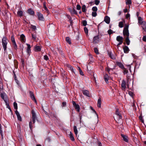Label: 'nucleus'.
Returning <instances> with one entry per match:
<instances>
[{"label": "nucleus", "instance_id": "f257e3e1", "mask_svg": "<svg viewBox=\"0 0 146 146\" xmlns=\"http://www.w3.org/2000/svg\"><path fill=\"white\" fill-rule=\"evenodd\" d=\"M8 40L6 36L3 37L2 40V42L3 47L4 51H5L7 48V45L8 44Z\"/></svg>", "mask_w": 146, "mask_h": 146}, {"label": "nucleus", "instance_id": "f03ea898", "mask_svg": "<svg viewBox=\"0 0 146 146\" xmlns=\"http://www.w3.org/2000/svg\"><path fill=\"white\" fill-rule=\"evenodd\" d=\"M123 34L124 36H126L127 37H129V33L127 26H126L124 28L123 31Z\"/></svg>", "mask_w": 146, "mask_h": 146}, {"label": "nucleus", "instance_id": "7ed1b4c3", "mask_svg": "<svg viewBox=\"0 0 146 146\" xmlns=\"http://www.w3.org/2000/svg\"><path fill=\"white\" fill-rule=\"evenodd\" d=\"M115 114L117 118L119 120L121 119L122 118L120 112L118 111V109H116Z\"/></svg>", "mask_w": 146, "mask_h": 146}, {"label": "nucleus", "instance_id": "20e7f679", "mask_svg": "<svg viewBox=\"0 0 146 146\" xmlns=\"http://www.w3.org/2000/svg\"><path fill=\"white\" fill-rule=\"evenodd\" d=\"M31 113L32 114V120L33 123H34L35 122V120L36 119V117L34 111L33 109L31 110Z\"/></svg>", "mask_w": 146, "mask_h": 146}, {"label": "nucleus", "instance_id": "39448f33", "mask_svg": "<svg viewBox=\"0 0 146 146\" xmlns=\"http://www.w3.org/2000/svg\"><path fill=\"white\" fill-rule=\"evenodd\" d=\"M72 103L75 109L77 111L79 112L80 111V107L79 105L76 104L75 101H72Z\"/></svg>", "mask_w": 146, "mask_h": 146}, {"label": "nucleus", "instance_id": "423d86ee", "mask_svg": "<svg viewBox=\"0 0 146 146\" xmlns=\"http://www.w3.org/2000/svg\"><path fill=\"white\" fill-rule=\"evenodd\" d=\"M37 14L39 20L41 21H44V19L42 14L39 12H37Z\"/></svg>", "mask_w": 146, "mask_h": 146}, {"label": "nucleus", "instance_id": "0eeeda50", "mask_svg": "<svg viewBox=\"0 0 146 146\" xmlns=\"http://www.w3.org/2000/svg\"><path fill=\"white\" fill-rule=\"evenodd\" d=\"M49 117L52 118L54 119H57V116L54 112H51L49 114Z\"/></svg>", "mask_w": 146, "mask_h": 146}, {"label": "nucleus", "instance_id": "6e6552de", "mask_svg": "<svg viewBox=\"0 0 146 146\" xmlns=\"http://www.w3.org/2000/svg\"><path fill=\"white\" fill-rule=\"evenodd\" d=\"M99 37L98 35L94 37L93 39V42L94 43H98L99 42Z\"/></svg>", "mask_w": 146, "mask_h": 146}, {"label": "nucleus", "instance_id": "1a4fd4ad", "mask_svg": "<svg viewBox=\"0 0 146 146\" xmlns=\"http://www.w3.org/2000/svg\"><path fill=\"white\" fill-rule=\"evenodd\" d=\"M121 87L122 90H125L126 88V82L124 80H123L121 84Z\"/></svg>", "mask_w": 146, "mask_h": 146}, {"label": "nucleus", "instance_id": "9d476101", "mask_svg": "<svg viewBox=\"0 0 146 146\" xmlns=\"http://www.w3.org/2000/svg\"><path fill=\"white\" fill-rule=\"evenodd\" d=\"M20 39L21 41L22 42H25L26 41V38L25 35L23 34H22L20 35Z\"/></svg>", "mask_w": 146, "mask_h": 146}, {"label": "nucleus", "instance_id": "9b49d317", "mask_svg": "<svg viewBox=\"0 0 146 146\" xmlns=\"http://www.w3.org/2000/svg\"><path fill=\"white\" fill-rule=\"evenodd\" d=\"M15 112L17 116L18 120L20 121H22V119L21 116H20L19 112L17 110Z\"/></svg>", "mask_w": 146, "mask_h": 146}, {"label": "nucleus", "instance_id": "f8f14e48", "mask_svg": "<svg viewBox=\"0 0 146 146\" xmlns=\"http://www.w3.org/2000/svg\"><path fill=\"white\" fill-rule=\"evenodd\" d=\"M41 47L39 46L35 45L34 48V50L35 52H40L41 51Z\"/></svg>", "mask_w": 146, "mask_h": 146}, {"label": "nucleus", "instance_id": "ddd939ff", "mask_svg": "<svg viewBox=\"0 0 146 146\" xmlns=\"http://www.w3.org/2000/svg\"><path fill=\"white\" fill-rule=\"evenodd\" d=\"M27 52L28 53L29 55V56L31 52V46L30 44H27Z\"/></svg>", "mask_w": 146, "mask_h": 146}, {"label": "nucleus", "instance_id": "4468645a", "mask_svg": "<svg viewBox=\"0 0 146 146\" xmlns=\"http://www.w3.org/2000/svg\"><path fill=\"white\" fill-rule=\"evenodd\" d=\"M121 137L123 138V140L124 141L126 142H128V137L126 135H125L123 134H121Z\"/></svg>", "mask_w": 146, "mask_h": 146}, {"label": "nucleus", "instance_id": "2eb2a0df", "mask_svg": "<svg viewBox=\"0 0 146 146\" xmlns=\"http://www.w3.org/2000/svg\"><path fill=\"white\" fill-rule=\"evenodd\" d=\"M141 25L143 29L145 32H146V22L143 21V22L141 23Z\"/></svg>", "mask_w": 146, "mask_h": 146}, {"label": "nucleus", "instance_id": "dca6fc26", "mask_svg": "<svg viewBox=\"0 0 146 146\" xmlns=\"http://www.w3.org/2000/svg\"><path fill=\"white\" fill-rule=\"evenodd\" d=\"M116 64L121 69H124V67L121 62H116Z\"/></svg>", "mask_w": 146, "mask_h": 146}, {"label": "nucleus", "instance_id": "f3484780", "mask_svg": "<svg viewBox=\"0 0 146 146\" xmlns=\"http://www.w3.org/2000/svg\"><path fill=\"white\" fill-rule=\"evenodd\" d=\"M104 21L107 24H109L110 23V18L108 16H106L104 19Z\"/></svg>", "mask_w": 146, "mask_h": 146}, {"label": "nucleus", "instance_id": "a211bd4d", "mask_svg": "<svg viewBox=\"0 0 146 146\" xmlns=\"http://www.w3.org/2000/svg\"><path fill=\"white\" fill-rule=\"evenodd\" d=\"M123 38L120 36H117L116 38V40L118 42H123Z\"/></svg>", "mask_w": 146, "mask_h": 146}, {"label": "nucleus", "instance_id": "6ab92c4d", "mask_svg": "<svg viewBox=\"0 0 146 146\" xmlns=\"http://www.w3.org/2000/svg\"><path fill=\"white\" fill-rule=\"evenodd\" d=\"M123 49L124 52L125 53H127L129 51V49L128 47L126 46H125L123 48Z\"/></svg>", "mask_w": 146, "mask_h": 146}, {"label": "nucleus", "instance_id": "aec40b11", "mask_svg": "<svg viewBox=\"0 0 146 146\" xmlns=\"http://www.w3.org/2000/svg\"><path fill=\"white\" fill-rule=\"evenodd\" d=\"M104 80L106 83L108 82V80L109 79V76L107 74H106L104 77Z\"/></svg>", "mask_w": 146, "mask_h": 146}, {"label": "nucleus", "instance_id": "412c9836", "mask_svg": "<svg viewBox=\"0 0 146 146\" xmlns=\"http://www.w3.org/2000/svg\"><path fill=\"white\" fill-rule=\"evenodd\" d=\"M83 93L84 95L87 96H89V92L87 90H84L83 91Z\"/></svg>", "mask_w": 146, "mask_h": 146}, {"label": "nucleus", "instance_id": "4be33fe9", "mask_svg": "<svg viewBox=\"0 0 146 146\" xmlns=\"http://www.w3.org/2000/svg\"><path fill=\"white\" fill-rule=\"evenodd\" d=\"M101 100L100 98L98 99V101L97 106L99 108H101Z\"/></svg>", "mask_w": 146, "mask_h": 146}, {"label": "nucleus", "instance_id": "5701e85b", "mask_svg": "<svg viewBox=\"0 0 146 146\" xmlns=\"http://www.w3.org/2000/svg\"><path fill=\"white\" fill-rule=\"evenodd\" d=\"M28 13L31 15H34L35 13V12L31 9H28Z\"/></svg>", "mask_w": 146, "mask_h": 146}, {"label": "nucleus", "instance_id": "b1692460", "mask_svg": "<svg viewBox=\"0 0 146 146\" xmlns=\"http://www.w3.org/2000/svg\"><path fill=\"white\" fill-rule=\"evenodd\" d=\"M13 73L14 74L15 80L16 82L18 84L19 83V82L18 80H17V77L16 76V74H15V72L14 71H13Z\"/></svg>", "mask_w": 146, "mask_h": 146}, {"label": "nucleus", "instance_id": "393cba45", "mask_svg": "<svg viewBox=\"0 0 146 146\" xmlns=\"http://www.w3.org/2000/svg\"><path fill=\"white\" fill-rule=\"evenodd\" d=\"M73 129L74 133L76 135H77L78 134V131L77 129V127L76 126H74L73 127Z\"/></svg>", "mask_w": 146, "mask_h": 146}, {"label": "nucleus", "instance_id": "a878e982", "mask_svg": "<svg viewBox=\"0 0 146 146\" xmlns=\"http://www.w3.org/2000/svg\"><path fill=\"white\" fill-rule=\"evenodd\" d=\"M29 94H30L31 98L32 99V100H33L34 99H35V98L34 96L33 93L31 91H30L29 92Z\"/></svg>", "mask_w": 146, "mask_h": 146}, {"label": "nucleus", "instance_id": "bb28decb", "mask_svg": "<svg viewBox=\"0 0 146 146\" xmlns=\"http://www.w3.org/2000/svg\"><path fill=\"white\" fill-rule=\"evenodd\" d=\"M125 42L127 45H129L130 43V40L129 39V37H127L125 39Z\"/></svg>", "mask_w": 146, "mask_h": 146}, {"label": "nucleus", "instance_id": "cd10ccee", "mask_svg": "<svg viewBox=\"0 0 146 146\" xmlns=\"http://www.w3.org/2000/svg\"><path fill=\"white\" fill-rule=\"evenodd\" d=\"M70 139L72 141H74L75 140V139L73 135L71 132H70Z\"/></svg>", "mask_w": 146, "mask_h": 146}, {"label": "nucleus", "instance_id": "c85d7f7f", "mask_svg": "<svg viewBox=\"0 0 146 146\" xmlns=\"http://www.w3.org/2000/svg\"><path fill=\"white\" fill-rule=\"evenodd\" d=\"M32 39L34 40H35L36 38V33L32 34Z\"/></svg>", "mask_w": 146, "mask_h": 146}, {"label": "nucleus", "instance_id": "c756f323", "mask_svg": "<svg viewBox=\"0 0 146 146\" xmlns=\"http://www.w3.org/2000/svg\"><path fill=\"white\" fill-rule=\"evenodd\" d=\"M66 42L69 44H71V40L69 37H66Z\"/></svg>", "mask_w": 146, "mask_h": 146}, {"label": "nucleus", "instance_id": "7c9ffc66", "mask_svg": "<svg viewBox=\"0 0 146 146\" xmlns=\"http://www.w3.org/2000/svg\"><path fill=\"white\" fill-rule=\"evenodd\" d=\"M17 14L19 17H21L23 15V12L21 10L18 11Z\"/></svg>", "mask_w": 146, "mask_h": 146}, {"label": "nucleus", "instance_id": "2f4dec72", "mask_svg": "<svg viewBox=\"0 0 146 146\" xmlns=\"http://www.w3.org/2000/svg\"><path fill=\"white\" fill-rule=\"evenodd\" d=\"M13 46L14 49L16 50H17V46L16 44V42H12Z\"/></svg>", "mask_w": 146, "mask_h": 146}, {"label": "nucleus", "instance_id": "473e14b6", "mask_svg": "<svg viewBox=\"0 0 146 146\" xmlns=\"http://www.w3.org/2000/svg\"><path fill=\"white\" fill-rule=\"evenodd\" d=\"M4 101L6 103V105L7 106V107L9 110L10 111H11V110L9 106V104L7 103V101H6V100H4Z\"/></svg>", "mask_w": 146, "mask_h": 146}, {"label": "nucleus", "instance_id": "72a5a7b5", "mask_svg": "<svg viewBox=\"0 0 146 146\" xmlns=\"http://www.w3.org/2000/svg\"><path fill=\"white\" fill-rule=\"evenodd\" d=\"M86 7L85 5H84L82 6V11L83 12H85L86 11Z\"/></svg>", "mask_w": 146, "mask_h": 146}, {"label": "nucleus", "instance_id": "f704fd0d", "mask_svg": "<svg viewBox=\"0 0 146 146\" xmlns=\"http://www.w3.org/2000/svg\"><path fill=\"white\" fill-rule=\"evenodd\" d=\"M138 22L140 25H141V23H142L143 22V21H142V18L140 17H138Z\"/></svg>", "mask_w": 146, "mask_h": 146}, {"label": "nucleus", "instance_id": "c9c22d12", "mask_svg": "<svg viewBox=\"0 0 146 146\" xmlns=\"http://www.w3.org/2000/svg\"><path fill=\"white\" fill-rule=\"evenodd\" d=\"M70 12L72 14H77V11H76L74 9H73V10L70 11Z\"/></svg>", "mask_w": 146, "mask_h": 146}, {"label": "nucleus", "instance_id": "e433bc0d", "mask_svg": "<svg viewBox=\"0 0 146 146\" xmlns=\"http://www.w3.org/2000/svg\"><path fill=\"white\" fill-rule=\"evenodd\" d=\"M11 40L12 43L13 42H15V39L14 37V35H12L11 37Z\"/></svg>", "mask_w": 146, "mask_h": 146}, {"label": "nucleus", "instance_id": "4c0bfd02", "mask_svg": "<svg viewBox=\"0 0 146 146\" xmlns=\"http://www.w3.org/2000/svg\"><path fill=\"white\" fill-rule=\"evenodd\" d=\"M119 26L120 28H122L123 27V23L122 21L120 22L119 23Z\"/></svg>", "mask_w": 146, "mask_h": 146}, {"label": "nucleus", "instance_id": "58836bf2", "mask_svg": "<svg viewBox=\"0 0 146 146\" xmlns=\"http://www.w3.org/2000/svg\"><path fill=\"white\" fill-rule=\"evenodd\" d=\"M31 28L33 30L35 31L36 29V28L35 26L33 25H31Z\"/></svg>", "mask_w": 146, "mask_h": 146}, {"label": "nucleus", "instance_id": "ea45409f", "mask_svg": "<svg viewBox=\"0 0 146 146\" xmlns=\"http://www.w3.org/2000/svg\"><path fill=\"white\" fill-rule=\"evenodd\" d=\"M82 23L84 26H86L87 24V22L86 20H84L82 21Z\"/></svg>", "mask_w": 146, "mask_h": 146}, {"label": "nucleus", "instance_id": "a19ab883", "mask_svg": "<svg viewBox=\"0 0 146 146\" xmlns=\"http://www.w3.org/2000/svg\"><path fill=\"white\" fill-rule=\"evenodd\" d=\"M13 106L14 109L17 110V104L16 102H14L13 103Z\"/></svg>", "mask_w": 146, "mask_h": 146}, {"label": "nucleus", "instance_id": "79ce46f5", "mask_svg": "<svg viewBox=\"0 0 146 146\" xmlns=\"http://www.w3.org/2000/svg\"><path fill=\"white\" fill-rule=\"evenodd\" d=\"M43 7L44 8V10H46V11H47L48 10V9L46 6L45 2H44V3H43Z\"/></svg>", "mask_w": 146, "mask_h": 146}, {"label": "nucleus", "instance_id": "37998d69", "mask_svg": "<svg viewBox=\"0 0 146 146\" xmlns=\"http://www.w3.org/2000/svg\"><path fill=\"white\" fill-rule=\"evenodd\" d=\"M92 10L94 12H96L97 11L98 9L96 7H94L92 8Z\"/></svg>", "mask_w": 146, "mask_h": 146}, {"label": "nucleus", "instance_id": "c03bdc74", "mask_svg": "<svg viewBox=\"0 0 146 146\" xmlns=\"http://www.w3.org/2000/svg\"><path fill=\"white\" fill-rule=\"evenodd\" d=\"M123 69L124 70L123 72L124 75L128 73V71L126 69L124 68V69Z\"/></svg>", "mask_w": 146, "mask_h": 146}, {"label": "nucleus", "instance_id": "a18cd8bd", "mask_svg": "<svg viewBox=\"0 0 146 146\" xmlns=\"http://www.w3.org/2000/svg\"><path fill=\"white\" fill-rule=\"evenodd\" d=\"M139 118L140 120L141 121V122L142 123H144V120L143 119L142 115H140L139 116Z\"/></svg>", "mask_w": 146, "mask_h": 146}, {"label": "nucleus", "instance_id": "49530a36", "mask_svg": "<svg viewBox=\"0 0 146 146\" xmlns=\"http://www.w3.org/2000/svg\"><path fill=\"white\" fill-rule=\"evenodd\" d=\"M94 52L96 54H99L98 50V48H94Z\"/></svg>", "mask_w": 146, "mask_h": 146}, {"label": "nucleus", "instance_id": "de8ad7c7", "mask_svg": "<svg viewBox=\"0 0 146 146\" xmlns=\"http://www.w3.org/2000/svg\"><path fill=\"white\" fill-rule=\"evenodd\" d=\"M97 15V14L96 12H93L92 13V15L93 17H95Z\"/></svg>", "mask_w": 146, "mask_h": 146}, {"label": "nucleus", "instance_id": "09e8293b", "mask_svg": "<svg viewBox=\"0 0 146 146\" xmlns=\"http://www.w3.org/2000/svg\"><path fill=\"white\" fill-rule=\"evenodd\" d=\"M84 30L85 33L86 34H87L88 33V30L87 28L86 27H85L84 28Z\"/></svg>", "mask_w": 146, "mask_h": 146}, {"label": "nucleus", "instance_id": "8fccbe9b", "mask_svg": "<svg viewBox=\"0 0 146 146\" xmlns=\"http://www.w3.org/2000/svg\"><path fill=\"white\" fill-rule=\"evenodd\" d=\"M68 67L69 68H70L71 71L73 72L74 71V69L73 67L71 66L70 65H68Z\"/></svg>", "mask_w": 146, "mask_h": 146}, {"label": "nucleus", "instance_id": "3c124183", "mask_svg": "<svg viewBox=\"0 0 146 146\" xmlns=\"http://www.w3.org/2000/svg\"><path fill=\"white\" fill-rule=\"evenodd\" d=\"M44 59L46 60H48V56L46 55H45L44 56Z\"/></svg>", "mask_w": 146, "mask_h": 146}, {"label": "nucleus", "instance_id": "603ef678", "mask_svg": "<svg viewBox=\"0 0 146 146\" xmlns=\"http://www.w3.org/2000/svg\"><path fill=\"white\" fill-rule=\"evenodd\" d=\"M112 30L111 29H109L108 31V33L109 35H111L113 33Z\"/></svg>", "mask_w": 146, "mask_h": 146}, {"label": "nucleus", "instance_id": "864d4df0", "mask_svg": "<svg viewBox=\"0 0 146 146\" xmlns=\"http://www.w3.org/2000/svg\"><path fill=\"white\" fill-rule=\"evenodd\" d=\"M131 3V0H127L126 2V4H130Z\"/></svg>", "mask_w": 146, "mask_h": 146}, {"label": "nucleus", "instance_id": "5fc2aeb1", "mask_svg": "<svg viewBox=\"0 0 146 146\" xmlns=\"http://www.w3.org/2000/svg\"><path fill=\"white\" fill-rule=\"evenodd\" d=\"M100 1L98 0H95V3L96 5H98Z\"/></svg>", "mask_w": 146, "mask_h": 146}, {"label": "nucleus", "instance_id": "6e6d98bb", "mask_svg": "<svg viewBox=\"0 0 146 146\" xmlns=\"http://www.w3.org/2000/svg\"><path fill=\"white\" fill-rule=\"evenodd\" d=\"M76 8L78 10H80L81 9V7L78 4L76 6Z\"/></svg>", "mask_w": 146, "mask_h": 146}, {"label": "nucleus", "instance_id": "4d7b16f0", "mask_svg": "<svg viewBox=\"0 0 146 146\" xmlns=\"http://www.w3.org/2000/svg\"><path fill=\"white\" fill-rule=\"evenodd\" d=\"M66 106V102H63L62 103V107H65Z\"/></svg>", "mask_w": 146, "mask_h": 146}, {"label": "nucleus", "instance_id": "13d9d810", "mask_svg": "<svg viewBox=\"0 0 146 146\" xmlns=\"http://www.w3.org/2000/svg\"><path fill=\"white\" fill-rule=\"evenodd\" d=\"M79 68H80V70H79V73H80V75H83L84 74H83V72H82V70H81V69L80 68V67H79Z\"/></svg>", "mask_w": 146, "mask_h": 146}, {"label": "nucleus", "instance_id": "bf43d9fd", "mask_svg": "<svg viewBox=\"0 0 146 146\" xmlns=\"http://www.w3.org/2000/svg\"><path fill=\"white\" fill-rule=\"evenodd\" d=\"M32 122L31 121H30L29 123V127L31 129H32Z\"/></svg>", "mask_w": 146, "mask_h": 146}, {"label": "nucleus", "instance_id": "052dcab7", "mask_svg": "<svg viewBox=\"0 0 146 146\" xmlns=\"http://www.w3.org/2000/svg\"><path fill=\"white\" fill-rule=\"evenodd\" d=\"M142 40L143 41L146 42V36H143V39H142Z\"/></svg>", "mask_w": 146, "mask_h": 146}, {"label": "nucleus", "instance_id": "680f3d73", "mask_svg": "<svg viewBox=\"0 0 146 146\" xmlns=\"http://www.w3.org/2000/svg\"><path fill=\"white\" fill-rule=\"evenodd\" d=\"M130 16V14L129 13H127L126 15V19H128L129 17Z\"/></svg>", "mask_w": 146, "mask_h": 146}, {"label": "nucleus", "instance_id": "e2e57ef3", "mask_svg": "<svg viewBox=\"0 0 146 146\" xmlns=\"http://www.w3.org/2000/svg\"><path fill=\"white\" fill-rule=\"evenodd\" d=\"M67 18L69 19V20H70L72 19V18L70 15H67Z\"/></svg>", "mask_w": 146, "mask_h": 146}, {"label": "nucleus", "instance_id": "0e129e2a", "mask_svg": "<svg viewBox=\"0 0 146 146\" xmlns=\"http://www.w3.org/2000/svg\"><path fill=\"white\" fill-rule=\"evenodd\" d=\"M3 131L2 130V128H1V124H0V133H3Z\"/></svg>", "mask_w": 146, "mask_h": 146}, {"label": "nucleus", "instance_id": "69168bd1", "mask_svg": "<svg viewBox=\"0 0 146 146\" xmlns=\"http://www.w3.org/2000/svg\"><path fill=\"white\" fill-rule=\"evenodd\" d=\"M1 98L3 99L4 100H5L4 99V95L3 94H2V93H1Z\"/></svg>", "mask_w": 146, "mask_h": 146}, {"label": "nucleus", "instance_id": "338daca9", "mask_svg": "<svg viewBox=\"0 0 146 146\" xmlns=\"http://www.w3.org/2000/svg\"><path fill=\"white\" fill-rule=\"evenodd\" d=\"M128 93L130 96H132L133 95V93L132 92L129 91V92Z\"/></svg>", "mask_w": 146, "mask_h": 146}, {"label": "nucleus", "instance_id": "774afa93", "mask_svg": "<svg viewBox=\"0 0 146 146\" xmlns=\"http://www.w3.org/2000/svg\"><path fill=\"white\" fill-rule=\"evenodd\" d=\"M119 42L118 44H117V46L118 47H119V46L123 42Z\"/></svg>", "mask_w": 146, "mask_h": 146}]
</instances>
